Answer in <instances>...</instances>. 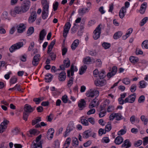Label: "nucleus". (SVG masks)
Returning a JSON list of instances; mask_svg holds the SVG:
<instances>
[{
	"label": "nucleus",
	"mask_w": 148,
	"mask_h": 148,
	"mask_svg": "<svg viewBox=\"0 0 148 148\" xmlns=\"http://www.w3.org/2000/svg\"><path fill=\"white\" fill-rule=\"evenodd\" d=\"M123 140V139L122 137L118 136L115 138L114 143L116 144L119 145L121 144Z\"/></svg>",
	"instance_id": "b1692460"
},
{
	"label": "nucleus",
	"mask_w": 148,
	"mask_h": 148,
	"mask_svg": "<svg viewBox=\"0 0 148 148\" xmlns=\"http://www.w3.org/2000/svg\"><path fill=\"white\" fill-rule=\"evenodd\" d=\"M8 13L7 12L5 11L3 13L2 18L3 19H6L8 18Z\"/></svg>",
	"instance_id": "0e129e2a"
},
{
	"label": "nucleus",
	"mask_w": 148,
	"mask_h": 148,
	"mask_svg": "<svg viewBox=\"0 0 148 148\" xmlns=\"http://www.w3.org/2000/svg\"><path fill=\"white\" fill-rule=\"evenodd\" d=\"M79 44V40L78 39L75 40L72 44L71 47L72 50L75 49Z\"/></svg>",
	"instance_id": "412c9836"
},
{
	"label": "nucleus",
	"mask_w": 148,
	"mask_h": 148,
	"mask_svg": "<svg viewBox=\"0 0 148 148\" xmlns=\"http://www.w3.org/2000/svg\"><path fill=\"white\" fill-rule=\"evenodd\" d=\"M145 100V97L144 95L141 96L138 99V102L139 103H143L144 102Z\"/></svg>",
	"instance_id": "052dcab7"
},
{
	"label": "nucleus",
	"mask_w": 148,
	"mask_h": 148,
	"mask_svg": "<svg viewBox=\"0 0 148 148\" xmlns=\"http://www.w3.org/2000/svg\"><path fill=\"white\" fill-rule=\"evenodd\" d=\"M73 146L75 147H77L78 145V141L76 138H75L72 141Z\"/></svg>",
	"instance_id": "37998d69"
},
{
	"label": "nucleus",
	"mask_w": 148,
	"mask_h": 148,
	"mask_svg": "<svg viewBox=\"0 0 148 148\" xmlns=\"http://www.w3.org/2000/svg\"><path fill=\"white\" fill-rule=\"evenodd\" d=\"M139 84L140 85L139 88H145L147 84L146 83L144 80H142L139 82Z\"/></svg>",
	"instance_id": "a19ab883"
},
{
	"label": "nucleus",
	"mask_w": 148,
	"mask_h": 148,
	"mask_svg": "<svg viewBox=\"0 0 148 148\" xmlns=\"http://www.w3.org/2000/svg\"><path fill=\"white\" fill-rule=\"evenodd\" d=\"M142 47L146 49H148V40H145L142 43Z\"/></svg>",
	"instance_id": "a18cd8bd"
},
{
	"label": "nucleus",
	"mask_w": 148,
	"mask_h": 148,
	"mask_svg": "<svg viewBox=\"0 0 148 148\" xmlns=\"http://www.w3.org/2000/svg\"><path fill=\"white\" fill-rule=\"evenodd\" d=\"M78 106L80 110H83L86 106V102L84 99H82L78 102Z\"/></svg>",
	"instance_id": "ddd939ff"
},
{
	"label": "nucleus",
	"mask_w": 148,
	"mask_h": 148,
	"mask_svg": "<svg viewBox=\"0 0 148 148\" xmlns=\"http://www.w3.org/2000/svg\"><path fill=\"white\" fill-rule=\"evenodd\" d=\"M37 14L35 11H33L31 12V14L29 18L28 22L31 23L34 22L36 19Z\"/></svg>",
	"instance_id": "1a4fd4ad"
},
{
	"label": "nucleus",
	"mask_w": 148,
	"mask_h": 148,
	"mask_svg": "<svg viewBox=\"0 0 148 148\" xmlns=\"http://www.w3.org/2000/svg\"><path fill=\"white\" fill-rule=\"evenodd\" d=\"M95 112V109H91L87 112V114L88 115L94 114Z\"/></svg>",
	"instance_id": "e2e57ef3"
},
{
	"label": "nucleus",
	"mask_w": 148,
	"mask_h": 148,
	"mask_svg": "<svg viewBox=\"0 0 148 148\" xmlns=\"http://www.w3.org/2000/svg\"><path fill=\"white\" fill-rule=\"evenodd\" d=\"M41 121V117H38L35 120H33L32 121V124L33 125H34L38 122Z\"/></svg>",
	"instance_id": "4c0bfd02"
},
{
	"label": "nucleus",
	"mask_w": 148,
	"mask_h": 148,
	"mask_svg": "<svg viewBox=\"0 0 148 148\" xmlns=\"http://www.w3.org/2000/svg\"><path fill=\"white\" fill-rule=\"evenodd\" d=\"M101 24L99 25L94 31L93 38L95 40H97L100 37L101 30Z\"/></svg>",
	"instance_id": "39448f33"
},
{
	"label": "nucleus",
	"mask_w": 148,
	"mask_h": 148,
	"mask_svg": "<svg viewBox=\"0 0 148 148\" xmlns=\"http://www.w3.org/2000/svg\"><path fill=\"white\" fill-rule=\"evenodd\" d=\"M58 2H56L53 4V8L54 11H56L58 8Z\"/></svg>",
	"instance_id": "69168bd1"
},
{
	"label": "nucleus",
	"mask_w": 148,
	"mask_h": 148,
	"mask_svg": "<svg viewBox=\"0 0 148 148\" xmlns=\"http://www.w3.org/2000/svg\"><path fill=\"white\" fill-rule=\"evenodd\" d=\"M56 42V40H53L48 46V48L47 53H49L51 51L53 47L55 44Z\"/></svg>",
	"instance_id": "bb28decb"
},
{
	"label": "nucleus",
	"mask_w": 148,
	"mask_h": 148,
	"mask_svg": "<svg viewBox=\"0 0 148 148\" xmlns=\"http://www.w3.org/2000/svg\"><path fill=\"white\" fill-rule=\"evenodd\" d=\"M111 123L110 122H108L105 126V130L106 132H108L111 130Z\"/></svg>",
	"instance_id": "e433bc0d"
},
{
	"label": "nucleus",
	"mask_w": 148,
	"mask_h": 148,
	"mask_svg": "<svg viewBox=\"0 0 148 148\" xmlns=\"http://www.w3.org/2000/svg\"><path fill=\"white\" fill-rule=\"evenodd\" d=\"M136 97V94L135 93H134L125 99V102L126 103H133L135 100Z\"/></svg>",
	"instance_id": "9d476101"
},
{
	"label": "nucleus",
	"mask_w": 148,
	"mask_h": 148,
	"mask_svg": "<svg viewBox=\"0 0 148 148\" xmlns=\"http://www.w3.org/2000/svg\"><path fill=\"white\" fill-rule=\"evenodd\" d=\"M54 130L53 128H50L48 131L47 136L48 139H51L53 137Z\"/></svg>",
	"instance_id": "2eb2a0df"
},
{
	"label": "nucleus",
	"mask_w": 148,
	"mask_h": 148,
	"mask_svg": "<svg viewBox=\"0 0 148 148\" xmlns=\"http://www.w3.org/2000/svg\"><path fill=\"white\" fill-rule=\"evenodd\" d=\"M23 113V119L25 121H27L29 114L32 112L34 110V108L31 107V106L28 104L25 105Z\"/></svg>",
	"instance_id": "f257e3e1"
},
{
	"label": "nucleus",
	"mask_w": 148,
	"mask_h": 148,
	"mask_svg": "<svg viewBox=\"0 0 148 148\" xmlns=\"http://www.w3.org/2000/svg\"><path fill=\"white\" fill-rule=\"evenodd\" d=\"M102 46L105 49H107L110 47V44L107 42H104L102 44Z\"/></svg>",
	"instance_id": "49530a36"
},
{
	"label": "nucleus",
	"mask_w": 148,
	"mask_h": 148,
	"mask_svg": "<svg viewBox=\"0 0 148 148\" xmlns=\"http://www.w3.org/2000/svg\"><path fill=\"white\" fill-rule=\"evenodd\" d=\"M99 76L100 79L103 78L106 76L104 71L102 70L100 71L99 74Z\"/></svg>",
	"instance_id": "ea45409f"
},
{
	"label": "nucleus",
	"mask_w": 148,
	"mask_h": 148,
	"mask_svg": "<svg viewBox=\"0 0 148 148\" xmlns=\"http://www.w3.org/2000/svg\"><path fill=\"white\" fill-rule=\"evenodd\" d=\"M126 132V130L122 129L119 131L118 132V134L119 136L125 134Z\"/></svg>",
	"instance_id": "bf43d9fd"
},
{
	"label": "nucleus",
	"mask_w": 148,
	"mask_h": 148,
	"mask_svg": "<svg viewBox=\"0 0 148 148\" xmlns=\"http://www.w3.org/2000/svg\"><path fill=\"white\" fill-rule=\"evenodd\" d=\"M123 83L126 85H128L130 84V79L127 78L123 79L122 80Z\"/></svg>",
	"instance_id": "de8ad7c7"
},
{
	"label": "nucleus",
	"mask_w": 148,
	"mask_h": 148,
	"mask_svg": "<svg viewBox=\"0 0 148 148\" xmlns=\"http://www.w3.org/2000/svg\"><path fill=\"white\" fill-rule=\"evenodd\" d=\"M10 12V15L13 17L16 16L18 14L14 9L11 10Z\"/></svg>",
	"instance_id": "603ef678"
},
{
	"label": "nucleus",
	"mask_w": 148,
	"mask_h": 148,
	"mask_svg": "<svg viewBox=\"0 0 148 148\" xmlns=\"http://www.w3.org/2000/svg\"><path fill=\"white\" fill-rule=\"evenodd\" d=\"M55 148H59L60 147V143L58 140H56L53 142V144Z\"/></svg>",
	"instance_id": "79ce46f5"
},
{
	"label": "nucleus",
	"mask_w": 148,
	"mask_h": 148,
	"mask_svg": "<svg viewBox=\"0 0 148 148\" xmlns=\"http://www.w3.org/2000/svg\"><path fill=\"white\" fill-rule=\"evenodd\" d=\"M114 116L116 120L120 121L123 119V116L120 113H115Z\"/></svg>",
	"instance_id": "2f4dec72"
},
{
	"label": "nucleus",
	"mask_w": 148,
	"mask_h": 148,
	"mask_svg": "<svg viewBox=\"0 0 148 148\" xmlns=\"http://www.w3.org/2000/svg\"><path fill=\"white\" fill-rule=\"evenodd\" d=\"M106 131L105 130L101 128L99 131V134L100 136H101L103 134H105L106 133Z\"/></svg>",
	"instance_id": "680f3d73"
},
{
	"label": "nucleus",
	"mask_w": 148,
	"mask_h": 148,
	"mask_svg": "<svg viewBox=\"0 0 148 148\" xmlns=\"http://www.w3.org/2000/svg\"><path fill=\"white\" fill-rule=\"evenodd\" d=\"M34 32V28L33 27H30L28 31L27 34L28 36H29L33 33Z\"/></svg>",
	"instance_id": "3c124183"
},
{
	"label": "nucleus",
	"mask_w": 148,
	"mask_h": 148,
	"mask_svg": "<svg viewBox=\"0 0 148 148\" xmlns=\"http://www.w3.org/2000/svg\"><path fill=\"white\" fill-rule=\"evenodd\" d=\"M14 9L18 14H21L23 13L21 7L20 6H16L14 8Z\"/></svg>",
	"instance_id": "09e8293b"
},
{
	"label": "nucleus",
	"mask_w": 148,
	"mask_h": 148,
	"mask_svg": "<svg viewBox=\"0 0 148 148\" xmlns=\"http://www.w3.org/2000/svg\"><path fill=\"white\" fill-rule=\"evenodd\" d=\"M32 148H42L41 142H38V144H36V143L33 142V144L32 145Z\"/></svg>",
	"instance_id": "c85d7f7f"
},
{
	"label": "nucleus",
	"mask_w": 148,
	"mask_h": 148,
	"mask_svg": "<svg viewBox=\"0 0 148 148\" xmlns=\"http://www.w3.org/2000/svg\"><path fill=\"white\" fill-rule=\"evenodd\" d=\"M147 3L145 2L144 3L141 5L140 10V12L141 14H143L145 12L147 8Z\"/></svg>",
	"instance_id": "393cba45"
},
{
	"label": "nucleus",
	"mask_w": 148,
	"mask_h": 148,
	"mask_svg": "<svg viewBox=\"0 0 148 148\" xmlns=\"http://www.w3.org/2000/svg\"><path fill=\"white\" fill-rule=\"evenodd\" d=\"M78 27L75 23L74 24V26L71 28V33L73 34L75 33L77 31Z\"/></svg>",
	"instance_id": "58836bf2"
},
{
	"label": "nucleus",
	"mask_w": 148,
	"mask_h": 148,
	"mask_svg": "<svg viewBox=\"0 0 148 148\" xmlns=\"http://www.w3.org/2000/svg\"><path fill=\"white\" fill-rule=\"evenodd\" d=\"M70 65V61L68 58H66L63 61V64L60 65V67L61 70L65 69V68H68Z\"/></svg>",
	"instance_id": "9b49d317"
},
{
	"label": "nucleus",
	"mask_w": 148,
	"mask_h": 148,
	"mask_svg": "<svg viewBox=\"0 0 148 148\" xmlns=\"http://www.w3.org/2000/svg\"><path fill=\"white\" fill-rule=\"evenodd\" d=\"M62 100L64 103H67L68 101L67 96L66 95H64L62 97Z\"/></svg>",
	"instance_id": "338daca9"
},
{
	"label": "nucleus",
	"mask_w": 148,
	"mask_h": 148,
	"mask_svg": "<svg viewBox=\"0 0 148 148\" xmlns=\"http://www.w3.org/2000/svg\"><path fill=\"white\" fill-rule=\"evenodd\" d=\"M136 84H133L131 86L130 90L132 92H134L136 90Z\"/></svg>",
	"instance_id": "4d7b16f0"
},
{
	"label": "nucleus",
	"mask_w": 148,
	"mask_h": 148,
	"mask_svg": "<svg viewBox=\"0 0 148 148\" xmlns=\"http://www.w3.org/2000/svg\"><path fill=\"white\" fill-rule=\"evenodd\" d=\"M99 94V92L97 90L90 89L86 92V96L88 97H93L94 96L97 97Z\"/></svg>",
	"instance_id": "7ed1b4c3"
},
{
	"label": "nucleus",
	"mask_w": 148,
	"mask_h": 148,
	"mask_svg": "<svg viewBox=\"0 0 148 148\" xmlns=\"http://www.w3.org/2000/svg\"><path fill=\"white\" fill-rule=\"evenodd\" d=\"M95 83L96 86H101L106 84V81L104 79L97 80L95 81Z\"/></svg>",
	"instance_id": "dca6fc26"
},
{
	"label": "nucleus",
	"mask_w": 148,
	"mask_h": 148,
	"mask_svg": "<svg viewBox=\"0 0 148 148\" xmlns=\"http://www.w3.org/2000/svg\"><path fill=\"white\" fill-rule=\"evenodd\" d=\"M73 78L72 77H71L70 79L68 81L67 85L68 86L70 87L73 84Z\"/></svg>",
	"instance_id": "6e6d98bb"
},
{
	"label": "nucleus",
	"mask_w": 148,
	"mask_h": 148,
	"mask_svg": "<svg viewBox=\"0 0 148 148\" xmlns=\"http://www.w3.org/2000/svg\"><path fill=\"white\" fill-rule=\"evenodd\" d=\"M87 68V67L86 65L82 66L79 71V74L80 75H82L86 71Z\"/></svg>",
	"instance_id": "72a5a7b5"
},
{
	"label": "nucleus",
	"mask_w": 148,
	"mask_h": 148,
	"mask_svg": "<svg viewBox=\"0 0 148 148\" xmlns=\"http://www.w3.org/2000/svg\"><path fill=\"white\" fill-rule=\"evenodd\" d=\"M81 123L84 125H88L89 123L88 120L84 119H82L81 120Z\"/></svg>",
	"instance_id": "5fc2aeb1"
},
{
	"label": "nucleus",
	"mask_w": 148,
	"mask_h": 148,
	"mask_svg": "<svg viewBox=\"0 0 148 148\" xmlns=\"http://www.w3.org/2000/svg\"><path fill=\"white\" fill-rule=\"evenodd\" d=\"M148 20V18L147 17H145L141 21L140 25L142 26H143L147 22Z\"/></svg>",
	"instance_id": "8fccbe9b"
},
{
	"label": "nucleus",
	"mask_w": 148,
	"mask_h": 148,
	"mask_svg": "<svg viewBox=\"0 0 148 148\" xmlns=\"http://www.w3.org/2000/svg\"><path fill=\"white\" fill-rule=\"evenodd\" d=\"M126 10L124 7L122 8L120 10L119 13V16L121 18H123L125 16V13H126Z\"/></svg>",
	"instance_id": "6ab92c4d"
},
{
	"label": "nucleus",
	"mask_w": 148,
	"mask_h": 148,
	"mask_svg": "<svg viewBox=\"0 0 148 148\" xmlns=\"http://www.w3.org/2000/svg\"><path fill=\"white\" fill-rule=\"evenodd\" d=\"M17 30L18 33H21L25 31L26 27L23 24H20L17 26Z\"/></svg>",
	"instance_id": "f3484780"
},
{
	"label": "nucleus",
	"mask_w": 148,
	"mask_h": 148,
	"mask_svg": "<svg viewBox=\"0 0 148 148\" xmlns=\"http://www.w3.org/2000/svg\"><path fill=\"white\" fill-rule=\"evenodd\" d=\"M131 146V143L128 139H127L124 141V143L122 145V147H125V148H128Z\"/></svg>",
	"instance_id": "a878e982"
},
{
	"label": "nucleus",
	"mask_w": 148,
	"mask_h": 148,
	"mask_svg": "<svg viewBox=\"0 0 148 148\" xmlns=\"http://www.w3.org/2000/svg\"><path fill=\"white\" fill-rule=\"evenodd\" d=\"M89 10V9L87 8H82L79 10L78 12V13L81 15H83L86 13L88 12Z\"/></svg>",
	"instance_id": "4be33fe9"
},
{
	"label": "nucleus",
	"mask_w": 148,
	"mask_h": 148,
	"mask_svg": "<svg viewBox=\"0 0 148 148\" xmlns=\"http://www.w3.org/2000/svg\"><path fill=\"white\" fill-rule=\"evenodd\" d=\"M122 35V32H118L115 33L114 35L113 38L115 39H117L120 37Z\"/></svg>",
	"instance_id": "473e14b6"
},
{
	"label": "nucleus",
	"mask_w": 148,
	"mask_h": 148,
	"mask_svg": "<svg viewBox=\"0 0 148 148\" xmlns=\"http://www.w3.org/2000/svg\"><path fill=\"white\" fill-rule=\"evenodd\" d=\"M52 78V75L48 73L45 75L46 82H49L51 81Z\"/></svg>",
	"instance_id": "c756f323"
},
{
	"label": "nucleus",
	"mask_w": 148,
	"mask_h": 148,
	"mask_svg": "<svg viewBox=\"0 0 148 148\" xmlns=\"http://www.w3.org/2000/svg\"><path fill=\"white\" fill-rule=\"evenodd\" d=\"M42 3L43 5L42 17L43 19H46L48 17L49 12V3L46 0H42Z\"/></svg>",
	"instance_id": "f03ea898"
},
{
	"label": "nucleus",
	"mask_w": 148,
	"mask_h": 148,
	"mask_svg": "<svg viewBox=\"0 0 148 148\" xmlns=\"http://www.w3.org/2000/svg\"><path fill=\"white\" fill-rule=\"evenodd\" d=\"M71 25L69 22H68L65 24L64 27L63 31V36L64 38L66 37L67 34L71 28Z\"/></svg>",
	"instance_id": "423d86ee"
},
{
	"label": "nucleus",
	"mask_w": 148,
	"mask_h": 148,
	"mask_svg": "<svg viewBox=\"0 0 148 148\" xmlns=\"http://www.w3.org/2000/svg\"><path fill=\"white\" fill-rule=\"evenodd\" d=\"M9 123V121L4 119L3 121L0 125V133H2L7 128V125Z\"/></svg>",
	"instance_id": "0eeeda50"
},
{
	"label": "nucleus",
	"mask_w": 148,
	"mask_h": 148,
	"mask_svg": "<svg viewBox=\"0 0 148 148\" xmlns=\"http://www.w3.org/2000/svg\"><path fill=\"white\" fill-rule=\"evenodd\" d=\"M143 145H146L148 144V137H146L143 138Z\"/></svg>",
	"instance_id": "774afa93"
},
{
	"label": "nucleus",
	"mask_w": 148,
	"mask_h": 148,
	"mask_svg": "<svg viewBox=\"0 0 148 148\" xmlns=\"http://www.w3.org/2000/svg\"><path fill=\"white\" fill-rule=\"evenodd\" d=\"M17 80V78L15 76H13L11 77L10 81V85L11 86L12 84H15Z\"/></svg>",
	"instance_id": "c9c22d12"
},
{
	"label": "nucleus",
	"mask_w": 148,
	"mask_h": 148,
	"mask_svg": "<svg viewBox=\"0 0 148 148\" xmlns=\"http://www.w3.org/2000/svg\"><path fill=\"white\" fill-rule=\"evenodd\" d=\"M47 34V32L45 29H42L40 32L39 35L40 39L43 40Z\"/></svg>",
	"instance_id": "aec40b11"
},
{
	"label": "nucleus",
	"mask_w": 148,
	"mask_h": 148,
	"mask_svg": "<svg viewBox=\"0 0 148 148\" xmlns=\"http://www.w3.org/2000/svg\"><path fill=\"white\" fill-rule=\"evenodd\" d=\"M114 110V107L112 105H110L108 108L107 112H110L113 111Z\"/></svg>",
	"instance_id": "864d4df0"
},
{
	"label": "nucleus",
	"mask_w": 148,
	"mask_h": 148,
	"mask_svg": "<svg viewBox=\"0 0 148 148\" xmlns=\"http://www.w3.org/2000/svg\"><path fill=\"white\" fill-rule=\"evenodd\" d=\"M141 121L143 122L145 125L147 124L148 122V118L146 117L144 115H142L140 117Z\"/></svg>",
	"instance_id": "f704fd0d"
},
{
	"label": "nucleus",
	"mask_w": 148,
	"mask_h": 148,
	"mask_svg": "<svg viewBox=\"0 0 148 148\" xmlns=\"http://www.w3.org/2000/svg\"><path fill=\"white\" fill-rule=\"evenodd\" d=\"M84 64H89L95 62V60L89 56H86L83 58L82 60Z\"/></svg>",
	"instance_id": "6e6552de"
},
{
	"label": "nucleus",
	"mask_w": 148,
	"mask_h": 148,
	"mask_svg": "<svg viewBox=\"0 0 148 148\" xmlns=\"http://www.w3.org/2000/svg\"><path fill=\"white\" fill-rule=\"evenodd\" d=\"M129 60L132 63H135L138 61L139 59L137 57L132 56L130 58Z\"/></svg>",
	"instance_id": "cd10ccee"
},
{
	"label": "nucleus",
	"mask_w": 148,
	"mask_h": 148,
	"mask_svg": "<svg viewBox=\"0 0 148 148\" xmlns=\"http://www.w3.org/2000/svg\"><path fill=\"white\" fill-rule=\"evenodd\" d=\"M74 128L75 127L73 124H69L67 127L65 132V134L64 135V137H67L68 136L69 133L73 130Z\"/></svg>",
	"instance_id": "f8f14e48"
},
{
	"label": "nucleus",
	"mask_w": 148,
	"mask_h": 148,
	"mask_svg": "<svg viewBox=\"0 0 148 148\" xmlns=\"http://www.w3.org/2000/svg\"><path fill=\"white\" fill-rule=\"evenodd\" d=\"M23 45V42H18L12 45L9 48L11 53H12L16 50L19 49Z\"/></svg>",
	"instance_id": "20e7f679"
},
{
	"label": "nucleus",
	"mask_w": 148,
	"mask_h": 148,
	"mask_svg": "<svg viewBox=\"0 0 148 148\" xmlns=\"http://www.w3.org/2000/svg\"><path fill=\"white\" fill-rule=\"evenodd\" d=\"M20 7L23 13L25 12H27L29 10V7L27 5H26L23 4Z\"/></svg>",
	"instance_id": "7c9ffc66"
},
{
	"label": "nucleus",
	"mask_w": 148,
	"mask_h": 148,
	"mask_svg": "<svg viewBox=\"0 0 148 148\" xmlns=\"http://www.w3.org/2000/svg\"><path fill=\"white\" fill-rule=\"evenodd\" d=\"M49 53V56L51 58L52 60H54L56 58V55L53 52H50Z\"/></svg>",
	"instance_id": "c03bdc74"
},
{
	"label": "nucleus",
	"mask_w": 148,
	"mask_h": 148,
	"mask_svg": "<svg viewBox=\"0 0 148 148\" xmlns=\"http://www.w3.org/2000/svg\"><path fill=\"white\" fill-rule=\"evenodd\" d=\"M66 78V74L64 71H62L60 73L58 76V79L60 81H63Z\"/></svg>",
	"instance_id": "a211bd4d"
},
{
	"label": "nucleus",
	"mask_w": 148,
	"mask_h": 148,
	"mask_svg": "<svg viewBox=\"0 0 148 148\" xmlns=\"http://www.w3.org/2000/svg\"><path fill=\"white\" fill-rule=\"evenodd\" d=\"M142 143V140H139L135 142L134 143V146L135 147H138L140 146Z\"/></svg>",
	"instance_id": "13d9d810"
},
{
	"label": "nucleus",
	"mask_w": 148,
	"mask_h": 148,
	"mask_svg": "<svg viewBox=\"0 0 148 148\" xmlns=\"http://www.w3.org/2000/svg\"><path fill=\"white\" fill-rule=\"evenodd\" d=\"M91 131L90 130H88L85 131L83 134V137L87 138L91 135Z\"/></svg>",
	"instance_id": "5701e85b"
},
{
	"label": "nucleus",
	"mask_w": 148,
	"mask_h": 148,
	"mask_svg": "<svg viewBox=\"0 0 148 148\" xmlns=\"http://www.w3.org/2000/svg\"><path fill=\"white\" fill-rule=\"evenodd\" d=\"M117 71V67L114 66L112 68V71L110 72H109L107 74V76L109 78H110L114 76L116 74Z\"/></svg>",
	"instance_id": "4468645a"
}]
</instances>
